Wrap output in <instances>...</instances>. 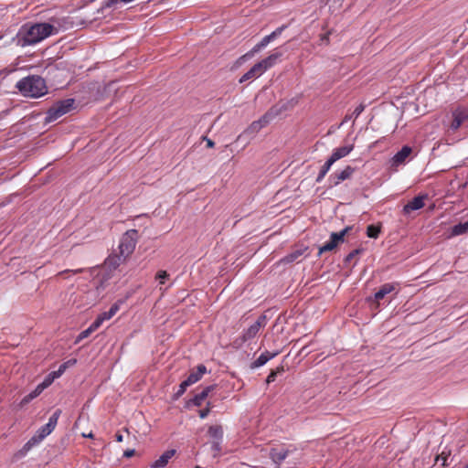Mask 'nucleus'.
Listing matches in <instances>:
<instances>
[{
  "mask_svg": "<svg viewBox=\"0 0 468 468\" xmlns=\"http://www.w3.org/2000/svg\"><path fill=\"white\" fill-rule=\"evenodd\" d=\"M54 29L48 23L25 24L18 30L15 40L22 48L35 45L49 37Z\"/></svg>",
  "mask_w": 468,
  "mask_h": 468,
  "instance_id": "obj_1",
  "label": "nucleus"
},
{
  "mask_svg": "<svg viewBox=\"0 0 468 468\" xmlns=\"http://www.w3.org/2000/svg\"><path fill=\"white\" fill-rule=\"evenodd\" d=\"M16 87L24 96L32 98L43 96L48 90L45 80L37 75L23 78Z\"/></svg>",
  "mask_w": 468,
  "mask_h": 468,
  "instance_id": "obj_2",
  "label": "nucleus"
},
{
  "mask_svg": "<svg viewBox=\"0 0 468 468\" xmlns=\"http://www.w3.org/2000/svg\"><path fill=\"white\" fill-rule=\"evenodd\" d=\"M75 100L72 98L61 100L56 101L47 112L45 122H52L63 116L64 114L69 112L74 109Z\"/></svg>",
  "mask_w": 468,
  "mask_h": 468,
  "instance_id": "obj_3",
  "label": "nucleus"
},
{
  "mask_svg": "<svg viewBox=\"0 0 468 468\" xmlns=\"http://www.w3.org/2000/svg\"><path fill=\"white\" fill-rule=\"evenodd\" d=\"M287 28L286 25H282L277 27L270 35L265 36L258 44H256L250 51L241 56L239 61H244L248 58H252L256 53L265 48L271 41L275 40Z\"/></svg>",
  "mask_w": 468,
  "mask_h": 468,
  "instance_id": "obj_4",
  "label": "nucleus"
},
{
  "mask_svg": "<svg viewBox=\"0 0 468 468\" xmlns=\"http://www.w3.org/2000/svg\"><path fill=\"white\" fill-rule=\"evenodd\" d=\"M139 235L137 229L127 230L121 238L119 250L123 258L130 256L135 249Z\"/></svg>",
  "mask_w": 468,
  "mask_h": 468,
  "instance_id": "obj_5",
  "label": "nucleus"
},
{
  "mask_svg": "<svg viewBox=\"0 0 468 468\" xmlns=\"http://www.w3.org/2000/svg\"><path fill=\"white\" fill-rule=\"evenodd\" d=\"M266 325V316L261 315L257 319V321L251 324L247 330L243 332V335L241 336L242 341L246 342L248 340H250L254 338L257 334L259 333L260 329L261 327H264Z\"/></svg>",
  "mask_w": 468,
  "mask_h": 468,
  "instance_id": "obj_6",
  "label": "nucleus"
},
{
  "mask_svg": "<svg viewBox=\"0 0 468 468\" xmlns=\"http://www.w3.org/2000/svg\"><path fill=\"white\" fill-rule=\"evenodd\" d=\"M217 388V385H209L206 387L201 392L196 394L192 399H190L186 402V407L190 408L191 406L200 407L206 399L209 396L210 392H212Z\"/></svg>",
  "mask_w": 468,
  "mask_h": 468,
  "instance_id": "obj_7",
  "label": "nucleus"
},
{
  "mask_svg": "<svg viewBox=\"0 0 468 468\" xmlns=\"http://www.w3.org/2000/svg\"><path fill=\"white\" fill-rule=\"evenodd\" d=\"M398 284L396 283H385L383 284L379 290L374 294L373 297H367V301L368 303H376L378 305V302L382 300L387 294L392 292Z\"/></svg>",
  "mask_w": 468,
  "mask_h": 468,
  "instance_id": "obj_8",
  "label": "nucleus"
},
{
  "mask_svg": "<svg viewBox=\"0 0 468 468\" xmlns=\"http://www.w3.org/2000/svg\"><path fill=\"white\" fill-rule=\"evenodd\" d=\"M355 172V168L347 165L341 172L334 173L330 176L329 180L332 182L334 186L339 185L342 181H345L351 177L353 173Z\"/></svg>",
  "mask_w": 468,
  "mask_h": 468,
  "instance_id": "obj_9",
  "label": "nucleus"
},
{
  "mask_svg": "<svg viewBox=\"0 0 468 468\" xmlns=\"http://www.w3.org/2000/svg\"><path fill=\"white\" fill-rule=\"evenodd\" d=\"M453 119L450 125L452 131L458 130L468 120V110H457L452 114Z\"/></svg>",
  "mask_w": 468,
  "mask_h": 468,
  "instance_id": "obj_10",
  "label": "nucleus"
},
{
  "mask_svg": "<svg viewBox=\"0 0 468 468\" xmlns=\"http://www.w3.org/2000/svg\"><path fill=\"white\" fill-rule=\"evenodd\" d=\"M426 196H417L409 201L403 207L404 214H410L411 211L420 209L424 207V198Z\"/></svg>",
  "mask_w": 468,
  "mask_h": 468,
  "instance_id": "obj_11",
  "label": "nucleus"
},
{
  "mask_svg": "<svg viewBox=\"0 0 468 468\" xmlns=\"http://www.w3.org/2000/svg\"><path fill=\"white\" fill-rule=\"evenodd\" d=\"M412 149L408 145H404L391 159V165L398 166L403 164L411 154Z\"/></svg>",
  "mask_w": 468,
  "mask_h": 468,
  "instance_id": "obj_12",
  "label": "nucleus"
},
{
  "mask_svg": "<svg viewBox=\"0 0 468 468\" xmlns=\"http://www.w3.org/2000/svg\"><path fill=\"white\" fill-rule=\"evenodd\" d=\"M280 351L275 352H270L265 351L263 352L255 361H253L250 367L251 369H255L257 367L264 366L269 360L274 358L276 356H278Z\"/></svg>",
  "mask_w": 468,
  "mask_h": 468,
  "instance_id": "obj_13",
  "label": "nucleus"
},
{
  "mask_svg": "<svg viewBox=\"0 0 468 468\" xmlns=\"http://www.w3.org/2000/svg\"><path fill=\"white\" fill-rule=\"evenodd\" d=\"M123 303V301L122 300H119L117 301L116 303H114L109 309V311L107 312H103L102 314H101L96 319L95 321H99V324L101 325L102 322L105 321V320H109L111 319L112 316H114L116 314V313L119 311L120 309V305Z\"/></svg>",
  "mask_w": 468,
  "mask_h": 468,
  "instance_id": "obj_14",
  "label": "nucleus"
},
{
  "mask_svg": "<svg viewBox=\"0 0 468 468\" xmlns=\"http://www.w3.org/2000/svg\"><path fill=\"white\" fill-rule=\"evenodd\" d=\"M207 372V367L206 366H204L203 364H200L197 367L196 370H192L190 372V374L188 375V377L186 378V381L190 384V385H193L195 383H197V381H199L202 377Z\"/></svg>",
  "mask_w": 468,
  "mask_h": 468,
  "instance_id": "obj_15",
  "label": "nucleus"
},
{
  "mask_svg": "<svg viewBox=\"0 0 468 468\" xmlns=\"http://www.w3.org/2000/svg\"><path fill=\"white\" fill-rule=\"evenodd\" d=\"M268 114L264 115L259 121L253 122L243 133L244 134H254L258 133L262 127H264L268 122ZM242 134L239 136L238 139L241 138Z\"/></svg>",
  "mask_w": 468,
  "mask_h": 468,
  "instance_id": "obj_16",
  "label": "nucleus"
},
{
  "mask_svg": "<svg viewBox=\"0 0 468 468\" xmlns=\"http://www.w3.org/2000/svg\"><path fill=\"white\" fill-rule=\"evenodd\" d=\"M176 454V450L165 451L155 462H154L150 468H164L167 465L169 460Z\"/></svg>",
  "mask_w": 468,
  "mask_h": 468,
  "instance_id": "obj_17",
  "label": "nucleus"
},
{
  "mask_svg": "<svg viewBox=\"0 0 468 468\" xmlns=\"http://www.w3.org/2000/svg\"><path fill=\"white\" fill-rule=\"evenodd\" d=\"M282 55L283 53L282 51H279L278 48H276L274 52H272L261 61L262 62L265 69L268 70L269 69L276 65L277 61L282 57Z\"/></svg>",
  "mask_w": 468,
  "mask_h": 468,
  "instance_id": "obj_18",
  "label": "nucleus"
},
{
  "mask_svg": "<svg viewBox=\"0 0 468 468\" xmlns=\"http://www.w3.org/2000/svg\"><path fill=\"white\" fill-rule=\"evenodd\" d=\"M354 149V145H346L334 150L333 154L329 157V159L335 163L337 160L346 156L352 150Z\"/></svg>",
  "mask_w": 468,
  "mask_h": 468,
  "instance_id": "obj_19",
  "label": "nucleus"
},
{
  "mask_svg": "<svg viewBox=\"0 0 468 468\" xmlns=\"http://www.w3.org/2000/svg\"><path fill=\"white\" fill-rule=\"evenodd\" d=\"M289 450L271 448L270 451V458L276 464H280L289 454Z\"/></svg>",
  "mask_w": 468,
  "mask_h": 468,
  "instance_id": "obj_20",
  "label": "nucleus"
},
{
  "mask_svg": "<svg viewBox=\"0 0 468 468\" xmlns=\"http://www.w3.org/2000/svg\"><path fill=\"white\" fill-rule=\"evenodd\" d=\"M61 412H62L61 410L58 409L49 417L48 422L43 426L44 429L47 431V432L51 433L55 430V428L58 424V420L61 415Z\"/></svg>",
  "mask_w": 468,
  "mask_h": 468,
  "instance_id": "obj_21",
  "label": "nucleus"
},
{
  "mask_svg": "<svg viewBox=\"0 0 468 468\" xmlns=\"http://www.w3.org/2000/svg\"><path fill=\"white\" fill-rule=\"evenodd\" d=\"M303 251L304 250H293L292 252L287 254L286 256H284L282 260H281V262L283 263V264H289V263H292V262H295V261H299V258L303 254Z\"/></svg>",
  "mask_w": 468,
  "mask_h": 468,
  "instance_id": "obj_22",
  "label": "nucleus"
},
{
  "mask_svg": "<svg viewBox=\"0 0 468 468\" xmlns=\"http://www.w3.org/2000/svg\"><path fill=\"white\" fill-rule=\"evenodd\" d=\"M207 434L213 439V441H222L223 429L220 425H212L207 430Z\"/></svg>",
  "mask_w": 468,
  "mask_h": 468,
  "instance_id": "obj_23",
  "label": "nucleus"
},
{
  "mask_svg": "<svg viewBox=\"0 0 468 468\" xmlns=\"http://www.w3.org/2000/svg\"><path fill=\"white\" fill-rule=\"evenodd\" d=\"M101 325L99 324V321H94L87 329L82 331L76 338V343H79L80 340L88 337L91 333L96 331Z\"/></svg>",
  "mask_w": 468,
  "mask_h": 468,
  "instance_id": "obj_24",
  "label": "nucleus"
},
{
  "mask_svg": "<svg viewBox=\"0 0 468 468\" xmlns=\"http://www.w3.org/2000/svg\"><path fill=\"white\" fill-rule=\"evenodd\" d=\"M451 455V451L450 450H446V448L441 452H437L436 453V456H435V459H434V463H437L439 462H441V466L442 467H446L449 465V463H447V460L449 458V456Z\"/></svg>",
  "mask_w": 468,
  "mask_h": 468,
  "instance_id": "obj_25",
  "label": "nucleus"
},
{
  "mask_svg": "<svg viewBox=\"0 0 468 468\" xmlns=\"http://www.w3.org/2000/svg\"><path fill=\"white\" fill-rule=\"evenodd\" d=\"M468 232V220L463 223L454 225L452 229V235L459 236Z\"/></svg>",
  "mask_w": 468,
  "mask_h": 468,
  "instance_id": "obj_26",
  "label": "nucleus"
},
{
  "mask_svg": "<svg viewBox=\"0 0 468 468\" xmlns=\"http://www.w3.org/2000/svg\"><path fill=\"white\" fill-rule=\"evenodd\" d=\"M333 164L334 163L328 158L327 161L322 166V168L316 177L317 183L321 182L324 178L325 175L327 174V172L329 171V169L331 168Z\"/></svg>",
  "mask_w": 468,
  "mask_h": 468,
  "instance_id": "obj_27",
  "label": "nucleus"
},
{
  "mask_svg": "<svg viewBox=\"0 0 468 468\" xmlns=\"http://www.w3.org/2000/svg\"><path fill=\"white\" fill-rule=\"evenodd\" d=\"M380 233V227L376 225H368L367 228V235L369 238L377 239Z\"/></svg>",
  "mask_w": 468,
  "mask_h": 468,
  "instance_id": "obj_28",
  "label": "nucleus"
},
{
  "mask_svg": "<svg viewBox=\"0 0 468 468\" xmlns=\"http://www.w3.org/2000/svg\"><path fill=\"white\" fill-rule=\"evenodd\" d=\"M336 247H337V244H335L334 241H332L330 239L329 241H327L322 247L319 248L318 254L321 255L324 252L331 251L334 249H335Z\"/></svg>",
  "mask_w": 468,
  "mask_h": 468,
  "instance_id": "obj_29",
  "label": "nucleus"
},
{
  "mask_svg": "<svg viewBox=\"0 0 468 468\" xmlns=\"http://www.w3.org/2000/svg\"><path fill=\"white\" fill-rule=\"evenodd\" d=\"M191 385L185 379L180 385L178 390L174 394V399H178Z\"/></svg>",
  "mask_w": 468,
  "mask_h": 468,
  "instance_id": "obj_30",
  "label": "nucleus"
},
{
  "mask_svg": "<svg viewBox=\"0 0 468 468\" xmlns=\"http://www.w3.org/2000/svg\"><path fill=\"white\" fill-rule=\"evenodd\" d=\"M254 78H258V76L251 67L244 75L241 76V78L239 79V82L242 83Z\"/></svg>",
  "mask_w": 468,
  "mask_h": 468,
  "instance_id": "obj_31",
  "label": "nucleus"
},
{
  "mask_svg": "<svg viewBox=\"0 0 468 468\" xmlns=\"http://www.w3.org/2000/svg\"><path fill=\"white\" fill-rule=\"evenodd\" d=\"M330 239L338 245L339 243L344 242L345 236L340 231L339 232H332L330 235Z\"/></svg>",
  "mask_w": 468,
  "mask_h": 468,
  "instance_id": "obj_32",
  "label": "nucleus"
},
{
  "mask_svg": "<svg viewBox=\"0 0 468 468\" xmlns=\"http://www.w3.org/2000/svg\"><path fill=\"white\" fill-rule=\"evenodd\" d=\"M330 239L338 245L339 243L344 242L345 236L340 231L339 232H332L330 235Z\"/></svg>",
  "mask_w": 468,
  "mask_h": 468,
  "instance_id": "obj_33",
  "label": "nucleus"
},
{
  "mask_svg": "<svg viewBox=\"0 0 468 468\" xmlns=\"http://www.w3.org/2000/svg\"><path fill=\"white\" fill-rule=\"evenodd\" d=\"M364 251V249L358 248L349 252L345 258V263L350 262L356 256Z\"/></svg>",
  "mask_w": 468,
  "mask_h": 468,
  "instance_id": "obj_34",
  "label": "nucleus"
},
{
  "mask_svg": "<svg viewBox=\"0 0 468 468\" xmlns=\"http://www.w3.org/2000/svg\"><path fill=\"white\" fill-rule=\"evenodd\" d=\"M252 69H254L258 77L262 75L267 70L261 61H259L256 64H254L252 66Z\"/></svg>",
  "mask_w": 468,
  "mask_h": 468,
  "instance_id": "obj_35",
  "label": "nucleus"
},
{
  "mask_svg": "<svg viewBox=\"0 0 468 468\" xmlns=\"http://www.w3.org/2000/svg\"><path fill=\"white\" fill-rule=\"evenodd\" d=\"M168 277L169 274L165 271H159L155 275V279L159 280L160 284H164L165 279H167Z\"/></svg>",
  "mask_w": 468,
  "mask_h": 468,
  "instance_id": "obj_36",
  "label": "nucleus"
},
{
  "mask_svg": "<svg viewBox=\"0 0 468 468\" xmlns=\"http://www.w3.org/2000/svg\"><path fill=\"white\" fill-rule=\"evenodd\" d=\"M118 3H121L120 0H105L102 3L101 10L106 9V8L115 7V5Z\"/></svg>",
  "mask_w": 468,
  "mask_h": 468,
  "instance_id": "obj_37",
  "label": "nucleus"
},
{
  "mask_svg": "<svg viewBox=\"0 0 468 468\" xmlns=\"http://www.w3.org/2000/svg\"><path fill=\"white\" fill-rule=\"evenodd\" d=\"M35 398V396L32 394V392H30L29 394H27V396H25L20 403H19V407L20 408H23L25 405L28 404L30 401H32Z\"/></svg>",
  "mask_w": 468,
  "mask_h": 468,
  "instance_id": "obj_38",
  "label": "nucleus"
},
{
  "mask_svg": "<svg viewBox=\"0 0 468 468\" xmlns=\"http://www.w3.org/2000/svg\"><path fill=\"white\" fill-rule=\"evenodd\" d=\"M364 110H365V105L362 103L359 104L358 106L356 107V109L352 112V116H354V118L356 119L363 112Z\"/></svg>",
  "mask_w": 468,
  "mask_h": 468,
  "instance_id": "obj_39",
  "label": "nucleus"
},
{
  "mask_svg": "<svg viewBox=\"0 0 468 468\" xmlns=\"http://www.w3.org/2000/svg\"><path fill=\"white\" fill-rule=\"evenodd\" d=\"M27 441L32 447H35L40 443L42 440L35 433Z\"/></svg>",
  "mask_w": 468,
  "mask_h": 468,
  "instance_id": "obj_40",
  "label": "nucleus"
},
{
  "mask_svg": "<svg viewBox=\"0 0 468 468\" xmlns=\"http://www.w3.org/2000/svg\"><path fill=\"white\" fill-rule=\"evenodd\" d=\"M65 366L60 365L58 370L53 371L50 374L53 376V378H58L65 372Z\"/></svg>",
  "mask_w": 468,
  "mask_h": 468,
  "instance_id": "obj_41",
  "label": "nucleus"
},
{
  "mask_svg": "<svg viewBox=\"0 0 468 468\" xmlns=\"http://www.w3.org/2000/svg\"><path fill=\"white\" fill-rule=\"evenodd\" d=\"M36 434L43 441L50 433L47 432V431L42 426L36 431Z\"/></svg>",
  "mask_w": 468,
  "mask_h": 468,
  "instance_id": "obj_42",
  "label": "nucleus"
},
{
  "mask_svg": "<svg viewBox=\"0 0 468 468\" xmlns=\"http://www.w3.org/2000/svg\"><path fill=\"white\" fill-rule=\"evenodd\" d=\"M55 378H53V376H51V374L49 373L47 378L44 379L43 382H41L40 384L41 385H44L43 387L45 388H47L49 385H51V383L54 381Z\"/></svg>",
  "mask_w": 468,
  "mask_h": 468,
  "instance_id": "obj_43",
  "label": "nucleus"
},
{
  "mask_svg": "<svg viewBox=\"0 0 468 468\" xmlns=\"http://www.w3.org/2000/svg\"><path fill=\"white\" fill-rule=\"evenodd\" d=\"M44 385L38 384L36 388L31 391L35 398L38 397L45 389Z\"/></svg>",
  "mask_w": 468,
  "mask_h": 468,
  "instance_id": "obj_44",
  "label": "nucleus"
},
{
  "mask_svg": "<svg viewBox=\"0 0 468 468\" xmlns=\"http://www.w3.org/2000/svg\"><path fill=\"white\" fill-rule=\"evenodd\" d=\"M44 385L38 384L36 388L31 391L35 398L38 397L45 389Z\"/></svg>",
  "mask_w": 468,
  "mask_h": 468,
  "instance_id": "obj_45",
  "label": "nucleus"
},
{
  "mask_svg": "<svg viewBox=\"0 0 468 468\" xmlns=\"http://www.w3.org/2000/svg\"><path fill=\"white\" fill-rule=\"evenodd\" d=\"M33 447L29 444L28 441H27L22 449L19 451L21 455L27 454Z\"/></svg>",
  "mask_w": 468,
  "mask_h": 468,
  "instance_id": "obj_46",
  "label": "nucleus"
},
{
  "mask_svg": "<svg viewBox=\"0 0 468 468\" xmlns=\"http://www.w3.org/2000/svg\"><path fill=\"white\" fill-rule=\"evenodd\" d=\"M277 376H278V375H276V373H275V372H273V370H271V371L270 372V374L268 375L267 378H266V383H267V384H270V383H271V382H274V381H275V379H276V377H277Z\"/></svg>",
  "mask_w": 468,
  "mask_h": 468,
  "instance_id": "obj_47",
  "label": "nucleus"
},
{
  "mask_svg": "<svg viewBox=\"0 0 468 468\" xmlns=\"http://www.w3.org/2000/svg\"><path fill=\"white\" fill-rule=\"evenodd\" d=\"M209 413H210L209 409L204 408V409L198 410V415L201 419L207 418Z\"/></svg>",
  "mask_w": 468,
  "mask_h": 468,
  "instance_id": "obj_48",
  "label": "nucleus"
},
{
  "mask_svg": "<svg viewBox=\"0 0 468 468\" xmlns=\"http://www.w3.org/2000/svg\"><path fill=\"white\" fill-rule=\"evenodd\" d=\"M84 271V269H77V270H65L61 272H59V275H63L65 273H69V272H72L74 274H77V273H82Z\"/></svg>",
  "mask_w": 468,
  "mask_h": 468,
  "instance_id": "obj_49",
  "label": "nucleus"
},
{
  "mask_svg": "<svg viewBox=\"0 0 468 468\" xmlns=\"http://www.w3.org/2000/svg\"><path fill=\"white\" fill-rule=\"evenodd\" d=\"M76 363H77V359L72 358V359H69V360L64 362L61 365L65 366V368L67 369L68 367L74 366Z\"/></svg>",
  "mask_w": 468,
  "mask_h": 468,
  "instance_id": "obj_50",
  "label": "nucleus"
},
{
  "mask_svg": "<svg viewBox=\"0 0 468 468\" xmlns=\"http://www.w3.org/2000/svg\"><path fill=\"white\" fill-rule=\"evenodd\" d=\"M222 441H213L212 442V449L216 452L220 451V444Z\"/></svg>",
  "mask_w": 468,
  "mask_h": 468,
  "instance_id": "obj_51",
  "label": "nucleus"
},
{
  "mask_svg": "<svg viewBox=\"0 0 468 468\" xmlns=\"http://www.w3.org/2000/svg\"><path fill=\"white\" fill-rule=\"evenodd\" d=\"M203 140H205V141H206V143H207V146L208 148H212V147H214L215 143H214L211 139L207 138V136H204V137H203Z\"/></svg>",
  "mask_w": 468,
  "mask_h": 468,
  "instance_id": "obj_52",
  "label": "nucleus"
},
{
  "mask_svg": "<svg viewBox=\"0 0 468 468\" xmlns=\"http://www.w3.org/2000/svg\"><path fill=\"white\" fill-rule=\"evenodd\" d=\"M134 452L135 451L134 450H126L124 452H123V456L126 457V458H129V457H132L134 455Z\"/></svg>",
  "mask_w": 468,
  "mask_h": 468,
  "instance_id": "obj_53",
  "label": "nucleus"
},
{
  "mask_svg": "<svg viewBox=\"0 0 468 468\" xmlns=\"http://www.w3.org/2000/svg\"><path fill=\"white\" fill-rule=\"evenodd\" d=\"M272 370H273V372L276 373V375H280L284 372V367H283V366H279L275 369H272Z\"/></svg>",
  "mask_w": 468,
  "mask_h": 468,
  "instance_id": "obj_54",
  "label": "nucleus"
},
{
  "mask_svg": "<svg viewBox=\"0 0 468 468\" xmlns=\"http://www.w3.org/2000/svg\"><path fill=\"white\" fill-rule=\"evenodd\" d=\"M352 229V227L351 226H347L344 229H342L340 232L343 233L344 236H346V234H348V232Z\"/></svg>",
  "mask_w": 468,
  "mask_h": 468,
  "instance_id": "obj_55",
  "label": "nucleus"
},
{
  "mask_svg": "<svg viewBox=\"0 0 468 468\" xmlns=\"http://www.w3.org/2000/svg\"><path fill=\"white\" fill-rule=\"evenodd\" d=\"M115 439L118 442H122L123 441V436L121 433H116Z\"/></svg>",
  "mask_w": 468,
  "mask_h": 468,
  "instance_id": "obj_56",
  "label": "nucleus"
},
{
  "mask_svg": "<svg viewBox=\"0 0 468 468\" xmlns=\"http://www.w3.org/2000/svg\"><path fill=\"white\" fill-rule=\"evenodd\" d=\"M214 407L213 403L210 401L207 402L206 409H209V411H211V409Z\"/></svg>",
  "mask_w": 468,
  "mask_h": 468,
  "instance_id": "obj_57",
  "label": "nucleus"
},
{
  "mask_svg": "<svg viewBox=\"0 0 468 468\" xmlns=\"http://www.w3.org/2000/svg\"><path fill=\"white\" fill-rule=\"evenodd\" d=\"M351 118H354V116H352V114H351V115H346V116L345 117L344 122H346L347 120H350Z\"/></svg>",
  "mask_w": 468,
  "mask_h": 468,
  "instance_id": "obj_58",
  "label": "nucleus"
},
{
  "mask_svg": "<svg viewBox=\"0 0 468 468\" xmlns=\"http://www.w3.org/2000/svg\"><path fill=\"white\" fill-rule=\"evenodd\" d=\"M84 437H88V438H92L93 437V434L90 432L89 434H83Z\"/></svg>",
  "mask_w": 468,
  "mask_h": 468,
  "instance_id": "obj_59",
  "label": "nucleus"
},
{
  "mask_svg": "<svg viewBox=\"0 0 468 468\" xmlns=\"http://www.w3.org/2000/svg\"><path fill=\"white\" fill-rule=\"evenodd\" d=\"M465 23H466V26H467V27H468V19L466 20V22H465Z\"/></svg>",
  "mask_w": 468,
  "mask_h": 468,
  "instance_id": "obj_60",
  "label": "nucleus"
}]
</instances>
